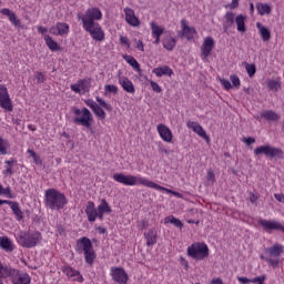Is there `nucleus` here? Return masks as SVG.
I'll return each instance as SVG.
<instances>
[{
	"mask_svg": "<svg viewBox=\"0 0 284 284\" xmlns=\"http://www.w3.org/2000/svg\"><path fill=\"white\" fill-rule=\"evenodd\" d=\"M113 180L116 183H121L122 185H144V187H151L153 190H161L162 192H166L168 194H172L173 196H176V199H183V194L172 191L170 189H166L165 186H161L156 184V182H152L148 179H144L142 176L136 175H125L123 173H115L113 174Z\"/></svg>",
	"mask_w": 284,
	"mask_h": 284,
	"instance_id": "f257e3e1",
	"label": "nucleus"
},
{
	"mask_svg": "<svg viewBox=\"0 0 284 284\" xmlns=\"http://www.w3.org/2000/svg\"><path fill=\"white\" fill-rule=\"evenodd\" d=\"M84 212L87 214L89 223H94L97 219L103 221V215L110 214L112 212V207L105 199H102L101 203L98 205V209L97 206H94V202L89 201L87 203Z\"/></svg>",
	"mask_w": 284,
	"mask_h": 284,
	"instance_id": "f03ea898",
	"label": "nucleus"
},
{
	"mask_svg": "<svg viewBox=\"0 0 284 284\" xmlns=\"http://www.w3.org/2000/svg\"><path fill=\"white\" fill-rule=\"evenodd\" d=\"M44 205L49 210H63L68 205V199H65V194L55 189H48L44 192Z\"/></svg>",
	"mask_w": 284,
	"mask_h": 284,
	"instance_id": "7ed1b4c3",
	"label": "nucleus"
},
{
	"mask_svg": "<svg viewBox=\"0 0 284 284\" xmlns=\"http://www.w3.org/2000/svg\"><path fill=\"white\" fill-rule=\"evenodd\" d=\"M78 21L82 22V28H91L92 26H98L99 22L103 19V13L101 9L97 7L89 8L84 13L77 14Z\"/></svg>",
	"mask_w": 284,
	"mask_h": 284,
	"instance_id": "20e7f679",
	"label": "nucleus"
},
{
	"mask_svg": "<svg viewBox=\"0 0 284 284\" xmlns=\"http://www.w3.org/2000/svg\"><path fill=\"white\" fill-rule=\"evenodd\" d=\"M77 252H83L85 263L94 265L97 252H94V246H92V241L89 237L84 236L77 241Z\"/></svg>",
	"mask_w": 284,
	"mask_h": 284,
	"instance_id": "39448f33",
	"label": "nucleus"
},
{
	"mask_svg": "<svg viewBox=\"0 0 284 284\" xmlns=\"http://www.w3.org/2000/svg\"><path fill=\"white\" fill-rule=\"evenodd\" d=\"M41 241H43V236L39 231L21 232L18 235V243L19 245H21V247H27V248L37 247V245L41 243Z\"/></svg>",
	"mask_w": 284,
	"mask_h": 284,
	"instance_id": "423d86ee",
	"label": "nucleus"
},
{
	"mask_svg": "<svg viewBox=\"0 0 284 284\" xmlns=\"http://www.w3.org/2000/svg\"><path fill=\"white\" fill-rule=\"evenodd\" d=\"M72 112L75 115L73 118L75 125H82L87 128V130H92V121H94V118L88 108H83L82 110L73 108Z\"/></svg>",
	"mask_w": 284,
	"mask_h": 284,
	"instance_id": "0eeeda50",
	"label": "nucleus"
},
{
	"mask_svg": "<svg viewBox=\"0 0 284 284\" xmlns=\"http://www.w3.org/2000/svg\"><path fill=\"white\" fill-rule=\"evenodd\" d=\"M283 252H284V246L282 244L276 243L271 247L265 248V253L270 257L260 255V258L261 261H266L271 267H278V263H280L278 258L281 257V254H283Z\"/></svg>",
	"mask_w": 284,
	"mask_h": 284,
	"instance_id": "6e6552de",
	"label": "nucleus"
},
{
	"mask_svg": "<svg viewBox=\"0 0 284 284\" xmlns=\"http://www.w3.org/2000/svg\"><path fill=\"white\" fill-rule=\"evenodd\" d=\"M186 254L194 261H203L210 256V248L203 242H195L187 247Z\"/></svg>",
	"mask_w": 284,
	"mask_h": 284,
	"instance_id": "1a4fd4ad",
	"label": "nucleus"
},
{
	"mask_svg": "<svg viewBox=\"0 0 284 284\" xmlns=\"http://www.w3.org/2000/svg\"><path fill=\"white\" fill-rule=\"evenodd\" d=\"M254 154L255 156H261L264 154L266 159H283L284 158V152L280 148H274L270 144L266 145H261L254 149Z\"/></svg>",
	"mask_w": 284,
	"mask_h": 284,
	"instance_id": "9d476101",
	"label": "nucleus"
},
{
	"mask_svg": "<svg viewBox=\"0 0 284 284\" xmlns=\"http://www.w3.org/2000/svg\"><path fill=\"white\" fill-rule=\"evenodd\" d=\"M0 108L7 112H12L14 106H12V100L10 99V93H8V88L0 84Z\"/></svg>",
	"mask_w": 284,
	"mask_h": 284,
	"instance_id": "9b49d317",
	"label": "nucleus"
},
{
	"mask_svg": "<svg viewBox=\"0 0 284 284\" xmlns=\"http://www.w3.org/2000/svg\"><path fill=\"white\" fill-rule=\"evenodd\" d=\"M90 88H92V78L80 79L75 84H71L70 87L75 94H81V92L85 94V92H90Z\"/></svg>",
	"mask_w": 284,
	"mask_h": 284,
	"instance_id": "f8f14e48",
	"label": "nucleus"
},
{
	"mask_svg": "<svg viewBox=\"0 0 284 284\" xmlns=\"http://www.w3.org/2000/svg\"><path fill=\"white\" fill-rule=\"evenodd\" d=\"M9 278L12 284H30L32 278L28 273H21L17 268H12L11 274L9 275Z\"/></svg>",
	"mask_w": 284,
	"mask_h": 284,
	"instance_id": "ddd939ff",
	"label": "nucleus"
},
{
	"mask_svg": "<svg viewBox=\"0 0 284 284\" xmlns=\"http://www.w3.org/2000/svg\"><path fill=\"white\" fill-rule=\"evenodd\" d=\"M84 30L89 32L93 41H105V32L101 28V24H93L92 27L84 28Z\"/></svg>",
	"mask_w": 284,
	"mask_h": 284,
	"instance_id": "4468645a",
	"label": "nucleus"
},
{
	"mask_svg": "<svg viewBox=\"0 0 284 284\" xmlns=\"http://www.w3.org/2000/svg\"><path fill=\"white\" fill-rule=\"evenodd\" d=\"M111 277L115 283H119V284L128 283V273L123 267H119V266L111 267Z\"/></svg>",
	"mask_w": 284,
	"mask_h": 284,
	"instance_id": "2eb2a0df",
	"label": "nucleus"
},
{
	"mask_svg": "<svg viewBox=\"0 0 284 284\" xmlns=\"http://www.w3.org/2000/svg\"><path fill=\"white\" fill-rule=\"evenodd\" d=\"M181 31L178 32L179 37L187 39V41H192L194 39V34H196V29L194 27L187 26L186 20H181Z\"/></svg>",
	"mask_w": 284,
	"mask_h": 284,
	"instance_id": "dca6fc26",
	"label": "nucleus"
},
{
	"mask_svg": "<svg viewBox=\"0 0 284 284\" xmlns=\"http://www.w3.org/2000/svg\"><path fill=\"white\" fill-rule=\"evenodd\" d=\"M61 272H63L68 278H71V281L83 283V275H81V272L77 271L74 267L64 265L61 267Z\"/></svg>",
	"mask_w": 284,
	"mask_h": 284,
	"instance_id": "f3484780",
	"label": "nucleus"
},
{
	"mask_svg": "<svg viewBox=\"0 0 284 284\" xmlns=\"http://www.w3.org/2000/svg\"><path fill=\"white\" fill-rule=\"evenodd\" d=\"M124 14H125V21L129 26L132 28H139L141 26V20H139V17H136V13H134V9L132 8H124Z\"/></svg>",
	"mask_w": 284,
	"mask_h": 284,
	"instance_id": "a211bd4d",
	"label": "nucleus"
},
{
	"mask_svg": "<svg viewBox=\"0 0 284 284\" xmlns=\"http://www.w3.org/2000/svg\"><path fill=\"white\" fill-rule=\"evenodd\" d=\"M212 50H214V38L206 37L201 47L202 59H207L212 54Z\"/></svg>",
	"mask_w": 284,
	"mask_h": 284,
	"instance_id": "6ab92c4d",
	"label": "nucleus"
},
{
	"mask_svg": "<svg viewBox=\"0 0 284 284\" xmlns=\"http://www.w3.org/2000/svg\"><path fill=\"white\" fill-rule=\"evenodd\" d=\"M49 32L54 37H63L70 32V26L65 22H57L54 27H51Z\"/></svg>",
	"mask_w": 284,
	"mask_h": 284,
	"instance_id": "aec40b11",
	"label": "nucleus"
},
{
	"mask_svg": "<svg viewBox=\"0 0 284 284\" xmlns=\"http://www.w3.org/2000/svg\"><path fill=\"white\" fill-rule=\"evenodd\" d=\"M158 132L162 141H165V143H172V139H174V135L172 134V130H170L168 125L158 124Z\"/></svg>",
	"mask_w": 284,
	"mask_h": 284,
	"instance_id": "412c9836",
	"label": "nucleus"
},
{
	"mask_svg": "<svg viewBox=\"0 0 284 284\" xmlns=\"http://www.w3.org/2000/svg\"><path fill=\"white\" fill-rule=\"evenodd\" d=\"M258 224L263 230H265V232H272V230H280L281 232H284V226L275 221L260 220Z\"/></svg>",
	"mask_w": 284,
	"mask_h": 284,
	"instance_id": "4be33fe9",
	"label": "nucleus"
},
{
	"mask_svg": "<svg viewBox=\"0 0 284 284\" xmlns=\"http://www.w3.org/2000/svg\"><path fill=\"white\" fill-rule=\"evenodd\" d=\"M118 81L124 92H128L129 94H134V92H136L134 83H132V81L128 79V77L119 75Z\"/></svg>",
	"mask_w": 284,
	"mask_h": 284,
	"instance_id": "5701e85b",
	"label": "nucleus"
},
{
	"mask_svg": "<svg viewBox=\"0 0 284 284\" xmlns=\"http://www.w3.org/2000/svg\"><path fill=\"white\" fill-rule=\"evenodd\" d=\"M0 14H3V17H8L10 23H12L14 28H21V20L17 18V14L12 12L10 9L8 8L1 9Z\"/></svg>",
	"mask_w": 284,
	"mask_h": 284,
	"instance_id": "b1692460",
	"label": "nucleus"
},
{
	"mask_svg": "<svg viewBox=\"0 0 284 284\" xmlns=\"http://www.w3.org/2000/svg\"><path fill=\"white\" fill-rule=\"evenodd\" d=\"M256 28L260 32V37L264 43H267L272 39V32H270V29L267 27L263 26L261 22H256Z\"/></svg>",
	"mask_w": 284,
	"mask_h": 284,
	"instance_id": "393cba45",
	"label": "nucleus"
},
{
	"mask_svg": "<svg viewBox=\"0 0 284 284\" xmlns=\"http://www.w3.org/2000/svg\"><path fill=\"white\" fill-rule=\"evenodd\" d=\"M159 233L154 229H150L144 233V239L146 241L148 247H152V245H156Z\"/></svg>",
	"mask_w": 284,
	"mask_h": 284,
	"instance_id": "a878e982",
	"label": "nucleus"
},
{
	"mask_svg": "<svg viewBox=\"0 0 284 284\" xmlns=\"http://www.w3.org/2000/svg\"><path fill=\"white\" fill-rule=\"evenodd\" d=\"M152 72L156 77H172V75H174V71L168 65L154 68L152 70Z\"/></svg>",
	"mask_w": 284,
	"mask_h": 284,
	"instance_id": "bb28decb",
	"label": "nucleus"
},
{
	"mask_svg": "<svg viewBox=\"0 0 284 284\" xmlns=\"http://www.w3.org/2000/svg\"><path fill=\"white\" fill-rule=\"evenodd\" d=\"M235 21H236V18H235L234 12L227 11L224 16V22H223L224 32H227V29L232 28L234 26Z\"/></svg>",
	"mask_w": 284,
	"mask_h": 284,
	"instance_id": "cd10ccee",
	"label": "nucleus"
},
{
	"mask_svg": "<svg viewBox=\"0 0 284 284\" xmlns=\"http://www.w3.org/2000/svg\"><path fill=\"white\" fill-rule=\"evenodd\" d=\"M6 169L2 171L3 176H12L14 174V165H17L16 159H10L4 162Z\"/></svg>",
	"mask_w": 284,
	"mask_h": 284,
	"instance_id": "c85d7f7f",
	"label": "nucleus"
},
{
	"mask_svg": "<svg viewBox=\"0 0 284 284\" xmlns=\"http://www.w3.org/2000/svg\"><path fill=\"white\" fill-rule=\"evenodd\" d=\"M246 19L247 17L243 14H239L237 17H235V24L237 28V32H241L242 34H245V32H247V28L245 27Z\"/></svg>",
	"mask_w": 284,
	"mask_h": 284,
	"instance_id": "c756f323",
	"label": "nucleus"
},
{
	"mask_svg": "<svg viewBox=\"0 0 284 284\" xmlns=\"http://www.w3.org/2000/svg\"><path fill=\"white\" fill-rule=\"evenodd\" d=\"M163 48L168 50L169 52H172L174 48H176V38L172 36H166L163 39Z\"/></svg>",
	"mask_w": 284,
	"mask_h": 284,
	"instance_id": "7c9ffc66",
	"label": "nucleus"
},
{
	"mask_svg": "<svg viewBox=\"0 0 284 284\" xmlns=\"http://www.w3.org/2000/svg\"><path fill=\"white\" fill-rule=\"evenodd\" d=\"M8 205H10L17 221H23V211H21V207L19 206V202L10 201Z\"/></svg>",
	"mask_w": 284,
	"mask_h": 284,
	"instance_id": "2f4dec72",
	"label": "nucleus"
},
{
	"mask_svg": "<svg viewBox=\"0 0 284 284\" xmlns=\"http://www.w3.org/2000/svg\"><path fill=\"white\" fill-rule=\"evenodd\" d=\"M0 247H1V250H4V252H13L14 251L12 241H10V237H8V236L0 237Z\"/></svg>",
	"mask_w": 284,
	"mask_h": 284,
	"instance_id": "473e14b6",
	"label": "nucleus"
},
{
	"mask_svg": "<svg viewBox=\"0 0 284 284\" xmlns=\"http://www.w3.org/2000/svg\"><path fill=\"white\" fill-rule=\"evenodd\" d=\"M44 41L51 52H59V50H61V47L57 41H54V39H52V37L44 36Z\"/></svg>",
	"mask_w": 284,
	"mask_h": 284,
	"instance_id": "72a5a7b5",
	"label": "nucleus"
},
{
	"mask_svg": "<svg viewBox=\"0 0 284 284\" xmlns=\"http://www.w3.org/2000/svg\"><path fill=\"white\" fill-rule=\"evenodd\" d=\"M150 28L152 32V37H162L165 29L155 21L150 22Z\"/></svg>",
	"mask_w": 284,
	"mask_h": 284,
	"instance_id": "f704fd0d",
	"label": "nucleus"
},
{
	"mask_svg": "<svg viewBox=\"0 0 284 284\" xmlns=\"http://www.w3.org/2000/svg\"><path fill=\"white\" fill-rule=\"evenodd\" d=\"M256 10H257L258 14H261V17H265V14L272 13V7H270V4H267V3L258 2L256 4Z\"/></svg>",
	"mask_w": 284,
	"mask_h": 284,
	"instance_id": "c9c22d12",
	"label": "nucleus"
},
{
	"mask_svg": "<svg viewBox=\"0 0 284 284\" xmlns=\"http://www.w3.org/2000/svg\"><path fill=\"white\" fill-rule=\"evenodd\" d=\"M261 116L262 119H265V121H278V119H281V115L272 110L263 111Z\"/></svg>",
	"mask_w": 284,
	"mask_h": 284,
	"instance_id": "e433bc0d",
	"label": "nucleus"
},
{
	"mask_svg": "<svg viewBox=\"0 0 284 284\" xmlns=\"http://www.w3.org/2000/svg\"><path fill=\"white\" fill-rule=\"evenodd\" d=\"M123 59L129 63V65H131V68H133V70L141 72V64H139V61H136L134 57L125 54L123 55Z\"/></svg>",
	"mask_w": 284,
	"mask_h": 284,
	"instance_id": "4c0bfd02",
	"label": "nucleus"
},
{
	"mask_svg": "<svg viewBox=\"0 0 284 284\" xmlns=\"http://www.w3.org/2000/svg\"><path fill=\"white\" fill-rule=\"evenodd\" d=\"M193 132H195L197 136H201V139H204V141H206L207 143H210V136L207 135V133L205 132L201 124H197Z\"/></svg>",
	"mask_w": 284,
	"mask_h": 284,
	"instance_id": "58836bf2",
	"label": "nucleus"
},
{
	"mask_svg": "<svg viewBox=\"0 0 284 284\" xmlns=\"http://www.w3.org/2000/svg\"><path fill=\"white\" fill-rule=\"evenodd\" d=\"M165 223H171V225H174V227H179L180 230H183V222L174 217V215H170L169 217H166Z\"/></svg>",
	"mask_w": 284,
	"mask_h": 284,
	"instance_id": "ea45409f",
	"label": "nucleus"
},
{
	"mask_svg": "<svg viewBox=\"0 0 284 284\" xmlns=\"http://www.w3.org/2000/svg\"><path fill=\"white\" fill-rule=\"evenodd\" d=\"M12 267L3 266V264L0 262V278L10 277V274H12Z\"/></svg>",
	"mask_w": 284,
	"mask_h": 284,
	"instance_id": "a19ab883",
	"label": "nucleus"
},
{
	"mask_svg": "<svg viewBox=\"0 0 284 284\" xmlns=\"http://www.w3.org/2000/svg\"><path fill=\"white\" fill-rule=\"evenodd\" d=\"M8 150H10V143H8V140H3V138L0 136V154L6 156V154H8Z\"/></svg>",
	"mask_w": 284,
	"mask_h": 284,
	"instance_id": "79ce46f5",
	"label": "nucleus"
},
{
	"mask_svg": "<svg viewBox=\"0 0 284 284\" xmlns=\"http://www.w3.org/2000/svg\"><path fill=\"white\" fill-rule=\"evenodd\" d=\"M267 88L273 92H278L281 90V81L278 80H268Z\"/></svg>",
	"mask_w": 284,
	"mask_h": 284,
	"instance_id": "37998d69",
	"label": "nucleus"
},
{
	"mask_svg": "<svg viewBox=\"0 0 284 284\" xmlns=\"http://www.w3.org/2000/svg\"><path fill=\"white\" fill-rule=\"evenodd\" d=\"M230 81L232 82V88H235L236 90H239V88H241V79H239V75L231 74Z\"/></svg>",
	"mask_w": 284,
	"mask_h": 284,
	"instance_id": "c03bdc74",
	"label": "nucleus"
},
{
	"mask_svg": "<svg viewBox=\"0 0 284 284\" xmlns=\"http://www.w3.org/2000/svg\"><path fill=\"white\" fill-rule=\"evenodd\" d=\"M92 111L101 121L105 119V111H103L99 104Z\"/></svg>",
	"mask_w": 284,
	"mask_h": 284,
	"instance_id": "a18cd8bd",
	"label": "nucleus"
},
{
	"mask_svg": "<svg viewBox=\"0 0 284 284\" xmlns=\"http://www.w3.org/2000/svg\"><path fill=\"white\" fill-rule=\"evenodd\" d=\"M97 102L99 103V105H101L102 108H104V110H106L108 112H112V105L108 104L103 99L97 97Z\"/></svg>",
	"mask_w": 284,
	"mask_h": 284,
	"instance_id": "49530a36",
	"label": "nucleus"
},
{
	"mask_svg": "<svg viewBox=\"0 0 284 284\" xmlns=\"http://www.w3.org/2000/svg\"><path fill=\"white\" fill-rule=\"evenodd\" d=\"M150 85L153 92H156L158 94H161V92H163V89H161V85H159V83L154 82L153 80H150Z\"/></svg>",
	"mask_w": 284,
	"mask_h": 284,
	"instance_id": "de8ad7c7",
	"label": "nucleus"
},
{
	"mask_svg": "<svg viewBox=\"0 0 284 284\" xmlns=\"http://www.w3.org/2000/svg\"><path fill=\"white\" fill-rule=\"evenodd\" d=\"M246 72L248 77H254L256 74V65L255 64H246Z\"/></svg>",
	"mask_w": 284,
	"mask_h": 284,
	"instance_id": "09e8293b",
	"label": "nucleus"
},
{
	"mask_svg": "<svg viewBox=\"0 0 284 284\" xmlns=\"http://www.w3.org/2000/svg\"><path fill=\"white\" fill-rule=\"evenodd\" d=\"M206 180L210 183H216V175H214V171H212V169H210L206 173Z\"/></svg>",
	"mask_w": 284,
	"mask_h": 284,
	"instance_id": "8fccbe9b",
	"label": "nucleus"
},
{
	"mask_svg": "<svg viewBox=\"0 0 284 284\" xmlns=\"http://www.w3.org/2000/svg\"><path fill=\"white\" fill-rule=\"evenodd\" d=\"M104 90H106V92H111L112 94H116L119 92V87L114 84H106Z\"/></svg>",
	"mask_w": 284,
	"mask_h": 284,
	"instance_id": "3c124183",
	"label": "nucleus"
},
{
	"mask_svg": "<svg viewBox=\"0 0 284 284\" xmlns=\"http://www.w3.org/2000/svg\"><path fill=\"white\" fill-rule=\"evenodd\" d=\"M34 77H36L38 83H45V74H43V72L37 71L34 73Z\"/></svg>",
	"mask_w": 284,
	"mask_h": 284,
	"instance_id": "603ef678",
	"label": "nucleus"
},
{
	"mask_svg": "<svg viewBox=\"0 0 284 284\" xmlns=\"http://www.w3.org/2000/svg\"><path fill=\"white\" fill-rule=\"evenodd\" d=\"M221 85H223L224 90H232V83L227 79H220Z\"/></svg>",
	"mask_w": 284,
	"mask_h": 284,
	"instance_id": "864d4df0",
	"label": "nucleus"
},
{
	"mask_svg": "<svg viewBox=\"0 0 284 284\" xmlns=\"http://www.w3.org/2000/svg\"><path fill=\"white\" fill-rule=\"evenodd\" d=\"M266 275H261L251 280V283L265 284Z\"/></svg>",
	"mask_w": 284,
	"mask_h": 284,
	"instance_id": "5fc2aeb1",
	"label": "nucleus"
},
{
	"mask_svg": "<svg viewBox=\"0 0 284 284\" xmlns=\"http://www.w3.org/2000/svg\"><path fill=\"white\" fill-rule=\"evenodd\" d=\"M0 194H4V196H7L8 199H12V190L10 189V186H7L6 189H3L2 186Z\"/></svg>",
	"mask_w": 284,
	"mask_h": 284,
	"instance_id": "6e6d98bb",
	"label": "nucleus"
},
{
	"mask_svg": "<svg viewBox=\"0 0 284 284\" xmlns=\"http://www.w3.org/2000/svg\"><path fill=\"white\" fill-rule=\"evenodd\" d=\"M225 8H230V10H236V8H239V0H232L231 3L225 6Z\"/></svg>",
	"mask_w": 284,
	"mask_h": 284,
	"instance_id": "4d7b16f0",
	"label": "nucleus"
},
{
	"mask_svg": "<svg viewBox=\"0 0 284 284\" xmlns=\"http://www.w3.org/2000/svg\"><path fill=\"white\" fill-rule=\"evenodd\" d=\"M186 126L190 129V130H194L196 129V126H199V122H194V121H187L186 122Z\"/></svg>",
	"mask_w": 284,
	"mask_h": 284,
	"instance_id": "13d9d810",
	"label": "nucleus"
},
{
	"mask_svg": "<svg viewBox=\"0 0 284 284\" xmlns=\"http://www.w3.org/2000/svg\"><path fill=\"white\" fill-rule=\"evenodd\" d=\"M85 105H88V108L90 109H94L97 108L99 104H97V102H94V100H85Z\"/></svg>",
	"mask_w": 284,
	"mask_h": 284,
	"instance_id": "bf43d9fd",
	"label": "nucleus"
},
{
	"mask_svg": "<svg viewBox=\"0 0 284 284\" xmlns=\"http://www.w3.org/2000/svg\"><path fill=\"white\" fill-rule=\"evenodd\" d=\"M248 201H250V203H256L258 201V195H256L253 192H250Z\"/></svg>",
	"mask_w": 284,
	"mask_h": 284,
	"instance_id": "052dcab7",
	"label": "nucleus"
},
{
	"mask_svg": "<svg viewBox=\"0 0 284 284\" xmlns=\"http://www.w3.org/2000/svg\"><path fill=\"white\" fill-rule=\"evenodd\" d=\"M120 43H122V45H128V48H130V40L128 39V37H120Z\"/></svg>",
	"mask_w": 284,
	"mask_h": 284,
	"instance_id": "680f3d73",
	"label": "nucleus"
},
{
	"mask_svg": "<svg viewBox=\"0 0 284 284\" xmlns=\"http://www.w3.org/2000/svg\"><path fill=\"white\" fill-rule=\"evenodd\" d=\"M243 142L246 145H252V143H256V139H254V138H244Z\"/></svg>",
	"mask_w": 284,
	"mask_h": 284,
	"instance_id": "e2e57ef3",
	"label": "nucleus"
},
{
	"mask_svg": "<svg viewBox=\"0 0 284 284\" xmlns=\"http://www.w3.org/2000/svg\"><path fill=\"white\" fill-rule=\"evenodd\" d=\"M181 265H183L184 270L190 268V264L187 263V260L185 257H180Z\"/></svg>",
	"mask_w": 284,
	"mask_h": 284,
	"instance_id": "0e129e2a",
	"label": "nucleus"
},
{
	"mask_svg": "<svg viewBox=\"0 0 284 284\" xmlns=\"http://www.w3.org/2000/svg\"><path fill=\"white\" fill-rule=\"evenodd\" d=\"M239 283L242 284H247V283H252V280L247 278V277H237Z\"/></svg>",
	"mask_w": 284,
	"mask_h": 284,
	"instance_id": "69168bd1",
	"label": "nucleus"
},
{
	"mask_svg": "<svg viewBox=\"0 0 284 284\" xmlns=\"http://www.w3.org/2000/svg\"><path fill=\"white\" fill-rule=\"evenodd\" d=\"M136 50H140V52H144L145 49H144V45H143V41L139 40L138 41V44H136Z\"/></svg>",
	"mask_w": 284,
	"mask_h": 284,
	"instance_id": "338daca9",
	"label": "nucleus"
},
{
	"mask_svg": "<svg viewBox=\"0 0 284 284\" xmlns=\"http://www.w3.org/2000/svg\"><path fill=\"white\" fill-rule=\"evenodd\" d=\"M274 196H275L276 201H278V203H284V195L283 194L276 193Z\"/></svg>",
	"mask_w": 284,
	"mask_h": 284,
	"instance_id": "774afa93",
	"label": "nucleus"
}]
</instances>
